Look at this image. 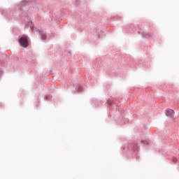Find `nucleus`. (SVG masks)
<instances>
[{"label":"nucleus","instance_id":"f257e3e1","mask_svg":"<svg viewBox=\"0 0 179 179\" xmlns=\"http://www.w3.org/2000/svg\"><path fill=\"white\" fill-rule=\"evenodd\" d=\"M19 43L22 47H24L26 48L29 45V41L27 40V36H23L22 37L20 38L19 40Z\"/></svg>","mask_w":179,"mask_h":179},{"label":"nucleus","instance_id":"f03ea898","mask_svg":"<svg viewBox=\"0 0 179 179\" xmlns=\"http://www.w3.org/2000/svg\"><path fill=\"white\" fill-rule=\"evenodd\" d=\"M166 115L167 117H169L170 118H173V117H174V110H173L172 109H166Z\"/></svg>","mask_w":179,"mask_h":179},{"label":"nucleus","instance_id":"7ed1b4c3","mask_svg":"<svg viewBox=\"0 0 179 179\" xmlns=\"http://www.w3.org/2000/svg\"><path fill=\"white\" fill-rule=\"evenodd\" d=\"M143 36L144 37H147V36H148V37H150L152 35H150V34H145Z\"/></svg>","mask_w":179,"mask_h":179},{"label":"nucleus","instance_id":"20e7f679","mask_svg":"<svg viewBox=\"0 0 179 179\" xmlns=\"http://www.w3.org/2000/svg\"><path fill=\"white\" fill-rule=\"evenodd\" d=\"M108 104H111V100L108 101Z\"/></svg>","mask_w":179,"mask_h":179},{"label":"nucleus","instance_id":"39448f33","mask_svg":"<svg viewBox=\"0 0 179 179\" xmlns=\"http://www.w3.org/2000/svg\"><path fill=\"white\" fill-rule=\"evenodd\" d=\"M148 141H144V145H148Z\"/></svg>","mask_w":179,"mask_h":179},{"label":"nucleus","instance_id":"423d86ee","mask_svg":"<svg viewBox=\"0 0 179 179\" xmlns=\"http://www.w3.org/2000/svg\"><path fill=\"white\" fill-rule=\"evenodd\" d=\"M78 90H82V88H80Z\"/></svg>","mask_w":179,"mask_h":179},{"label":"nucleus","instance_id":"0eeeda50","mask_svg":"<svg viewBox=\"0 0 179 179\" xmlns=\"http://www.w3.org/2000/svg\"><path fill=\"white\" fill-rule=\"evenodd\" d=\"M42 37H45V36H43Z\"/></svg>","mask_w":179,"mask_h":179},{"label":"nucleus","instance_id":"6e6552de","mask_svg":"<svg viewBox=\"0 0 179 179\" xmlns=\"http://www.w3.org/2000/svg\"><path fill=\"white\" fill-rule=\"evenodd\" d=\"M46 99H48V96H46Z\"/></svg>","mask_w":179,"mask_h":179}]
</instances>
